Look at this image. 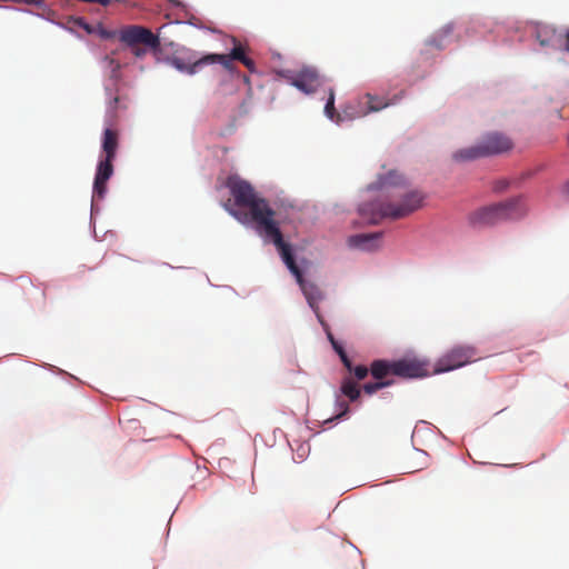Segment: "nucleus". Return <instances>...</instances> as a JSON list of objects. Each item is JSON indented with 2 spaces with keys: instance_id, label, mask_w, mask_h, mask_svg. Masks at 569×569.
Masks as SVG:
<instances>
[{
  "instance_id": "f03ea898",
  "label": "nucleus",
  "mask_w": 569,
  "mask_h": 569,
  "mask_svg": "<svg viewBox=\"0 0 569 569\" xmlns=\"http://www.w3.org/2000/svg\"><path fill=\"white\" fill-rule=\"evenodd\" d=\"M232 42L234 43V47L232 48L229 54L209 53L189 63H186L182 59L174 58L172 60V64L181 72L194 74L199 72L204 66L212 63H220L223 66L224 69L231 71L232 60H238L250 72H253L256 68L254 61L246 56L243 47L240 43H238L236 38H232Z\"/></svg>"
},
{
  "instance_id": "4468645a",
  "label": "nucleus",
  "mask_w": 569,
  "mask_h": 569,
  "mask_svg": "<svg viewBox=\"0 0 569 569\" xmlns=\"http://www.w3.org/2000/svg\"><path fill=\"white\" fill-rule=\"evenodd\" d=\"M403 181V177L397 171H389L387 174L379 176L375 182L368 184L367 190L381 191L388 194L392 188L402 184Z\"/></svg>"
},
{
  "instance_id": "0eeeda50",
  "label": "nucleus",
  "mask_w": 569,
  "mask_h": 569,
  "mask_svg": "<svg viewBox=\"0 0 569 569\" xmlns=\"http://www.w3.org/2000/svg\"><path fill=\"white\" fill-rule=\"evenodd\" d=\"M119 39L129 47L143 44L151 50L160 48V39L151 30L141 26H129L120 31Z\"/></svg>"
},
{
  "instance_id": "393cba45",
  "label": "nucleus",
  "mask_w": 569,
  "mask_h": 569,
  "mask_svg": "<svg viewBox=\"0 0 569 569\" xmlns=\"http://www.w3.org/2000/svg\"><path fill=\"white\" fill-rule=\"evenodd\" d=\"M370 369H368L366 366H352V370L350 372H353L357 380H363L369 372Z\"/></svg>"
},
{
  "instance_id": "c9c22d12",
  "label": "nucleus",
  "mask_w": 569,
  "mask_h": 569,
  "mask_svg": "<svg viewBox=\"0 0 569 569\" xmlns=\"http://www.w3.org/2000/svg\"><path fill=\"white\" fill-rule=\"evenodd\" d=\"M568 191H569V182H568Z\"/></svg>"
},
{
  "instance_id": "f257e3e1",
  "label": "nucleus",
  "mask_w": 569,
  "mask_h": 569,
  "mask_svg": "<svg viewBox=\"0 0 569 569\" xmlns=\"http://www.w3.org/2000/svg\"><path fill=\"white\" fill-rule=\"evenodd\" d=\"M119 139L117 131L107 128L103 132L102 152L104 154L97 166L96 177L93 181V194L91 202V213L96 208V202L102 199L107 192V182L113 174V160L117 156Z\"/></svg>"
},
{
  "instance_id": "ddd939ff",
  "label": "nucleus",
  "mask_w": 569,
  "mask_h": 569,
  "mask_svg": "<svg viewBox=\"0 0 569 569\" xmlns=\"http://www.w3.org/2000/svg\"><path fill=\"white\" fill-rule=\"evenodd\" d=\"M529 208L522 197H515L486 207L480 213H509L526 211Z\"/></svg>"
},
{
  "instance_id": "c85d7f7f",
  "label": "nucleus",
  "mask_w": 569,
  "mask_h": 569,
  "mask_svg": "<svg viewBox=\"0 0 569 569\" xmlns=\"http://www.w3.org/2000/svg\"><path fill=\"white\" fill-rule=\"evenodd\" d=\"M565 47L563 50L569 52V29L563 33Z\"/></svg>"
},
{
  "instance_id": "9d476101",
  "label": "nucleus",
  "mask_w": 569,
  "mask_h": 569,
  "mask_svg": "<svg viewBox=\"0 0 569 569\" xmlns=\"http://www.w3.org/2000/svg\"><path fill=\"white\" fill-rule=\"evenodd\" d=\"M382 236V231L358 233L350 236L347 243L352 249L372 252L381 247Z\"/></svg>"
},
{
  "instance_id": "5701e85b",
  "label": "nucleus",
  "mask_w": 569,
  "mask_h": 569,
  "mask_svg": "<svg viewBox=\"0 0 569 569\" xmlns=\"http://www.w3.org/2000/svg\"><path fill=\"white\" fill-rule=\"evenodd\" d=\"M325 113L331 120H335L336 116L339 118V114H337L336 109H335V91H333V89L329 90V97H328L327 103L325 106Z\"/></svg>"
},
{
  "instance_id": "6ab92c4d",
  "label": "nucleus",
  "mask_w": 569,
  "mask_h": 569,
  "mask_svg": "<svg viewBox=\"0 0 569 569\" xmlns=\"http://www.w3.org/2000/svg\"><path fill=\"white\" fill-rule=\"evenodd\" d=\"M499 216H470L469 224L476 229L495 226Z\"/></svg>"
},
{
  "instance_id": "bb28decb",
  "label": "nucleus",
  "mask_w": 569,
  "mask_h": 569,
  "mask_svg": "<svg viewBox=\"0 0 569 569\" xmlns=\"http://www.w3.org/2000/svg\"><path fill=\"white\" fill-rule=\"evenodd\" d=\"M131 52L133 53L134 57L142 58L147 53V49L141 48L139 46H133V47H131Z\"/></svg>"
},
{
  "instance_id": "c756f323",
  "label": "nucleus",
  "mask_w": 569,
  "mask_h": 569,
  "mask_svg": "<svg viewBox=\"0 0 569 569\" xmlns=\"http://www.w3.org/2000/svg\"><path fill=\"white\" fill-rule=\"evenodd\" d=\"M282 208H283L284 210H289V209H290V210H293V209H296V207H295L291 202H289L288 204H283V206H282Z\"/></svg>"
},
{
  "instance_id": "dca6fc26",
  "label": "nucleus",
  "mask_w": 569,
  "mask_h": 569,
  "mask_svg": "<svg viewBox=\"0 0 569 569\" xmlns=\"http://www.w3.org/2000/svg\"><path fill=\"white\" fill-rule=\"evenodd\" d=\"M371 376L378 381H391L389 376H393V361L375 360L370 366Z\"/></svg>"
},
{
  "instance_id": "f704fd0d",
  "label": "nucleus",
  "mask_w": 569,
  "mask_h": 569,
  "mask_svg": "<svg viewBox=\"0 0 569 569\" xmlns=\"http://www.w3.org/2000/svg\"><path fill=\"white\" fill-rule=\"evenodd\" d=\"M445 32H446V33H450V32H451V28H450V27L446 28V29H445Z\"/></svg>"
},
{
  "instance_id": "4be33fe9",
  "label": "nucleus",
  "mask_w": 569,
  "mask_h": 569,
  "mask_svg": "<svg viewBox=\"0 0 569 569\" xmlns=\"http://www.w3.org/2000/svg\"><path fill=\"white\" fill-rule=\"evenodd\" d=\"M393 383V381H376V382H368L363 385L362 389L367 395H372L377 392L378 390L389 387Z\"/></svg>"
},
{
  "instance_id": "6e6552de",
  "label": "nucleus",
  "mask_w": 569,
  "mask_h": 569,
  "mask_svg": "<svg viewBox=\"0 0 569 569\" xmlns=\"http://www.w3.org/2000/svg\"><path fill=\"white\" fill-rule=\"evenodd\" d=\"M430 375L428 362L418 358H403L393 361V376L401 378H422Z\"/></svg>"
},
{
  "instance_id": "2eb2a0df",
  "label": "nucleus",
  "mask_w": 569,
  "mask_h": 569,
  "mask_svg": "<svg viewBox=\"0 0 569 569\" xmlns=\"http://www.w3.org/2000/svg\"><path fill=\"white\" fill-rule=\"evenodd\" d=\"M537 40L541 47L560 48L563 34L550 26H541L537 29Z\"/></svg>"
},
{
  "instance_id": "a211bd4d",
  "label": "nucleus",
  "mask_w": 569,
  "mask_h": 569,
  "mask_svg": "<svg viewBox=\"0 0 569 569\" xmlns=\"http://www.w3.org/2000/svg\"><path fill=\"white\" fill-rule=\"evenodd\" d=\"M340 392L350 401H356L359 399L361 390L358 387L357 382L353 381L350 377H348L342 380Z\"/></svg>"
},
{
  "instance_id": "f3484780",
  "label": "nucleus",
  "mask_w": 569,
  "mask_h": 569,
  "mask_svg": "<svg viewBox=\"0 0 569 569\" xmlns=\"http://www.w3.org/2000/svg\"><path fill=\"white\" fill-rule=\"evenodd\" d=\"M485 157L481 143L478 146L460 149L453 153V159L457 161H469Z\"/></svg>"
},
{
  "instance_id": "39448f33",
  "label": "nucleus",
  "mask_w": 569,
  "mask_h": 569,
  "mask_svg": "<svg viewBox=\"0 0 569 569\" xmlns=\"http://www.w3.org/2000/svg\"><path fill=\"white\" fill-rule=\"evenodd\" d=\"M480 359L472 346H456L438 359L433 373H441L461 368L470 362Z\"/></svg>"
},
{
  "instance_id": "20e7f679",
  "label": "nucleus",
  "mask_w": 569,
  "mask_h": 569,
  "mask_svg": "<svg viewBox=\"0 0 569 569\" xmlns=\"http://www.w3.org/2000/svg\"><path fill=\"white\" fill-rule=\"evenodd\" d=\"M241 222H246L248 218L254 222L257 232L266 240L272 241L277 247L281 259L284 264H288L290 261L295 260L291 246L287 243L282 233L273 221V216H237Z\"/></svg>"
},
{
  "instance_id": "cd10ccee",
  "label": "nucleus",
  "mask_w": 569,
  "mask_h": 569,
  "mask_svg": "<svg viewBox=\"0 0 569 569\" xmlns=\"http://www.w3.org/2000/svg\"><path fill=\"white\" fill-rule=\"evenodd\" d=\"M322 327L325 328V330L327 331V337L330 341V343L332 345L333 342H337V340L335 339L333 335L331 333V331L329 330L327 323L325 322V325H322Z\"/></svg>"
},
{
  "instance_id": "9b49d317",
  "label": "nucleus",
  "mask_w": 569,
  "mask_h": 569,
  "mask_svg": "<svg viewBox=\"0 0 569 569\" xmlns=\"http://www.w3.org/2000/svg\"><path fill=\"white\" fill-rule=\"evenodd\" d=\"M425 196L419 191H410L402 196L399 203H392L390 210L383 213H405L417 211L423 208Z\"/></svg>"
},
{
  "instance_id": "423d86ee",
  "label": "nucleus",
  "mask_w": 569,
  "mask_h": 569,
  "mask_svg": "<svg viewBox=\"0 0 569 569\" xmlns=\"http://www.w3.org/2000/svg\"><path fill=\"white\" fill-rule=\"evenodd\" d=\"M287 268L290 270V272L295 276L305 298L307 299V302L309 307L313 310L318 321L321 325H325V320L320 313L319 309V302L325 299V293L320 289V287L311 281H307L300 268L297 266L296 260L290 261L288 264H286Z\"/></svg>"
},
{
  "instance_id": "f8f14e48",
  "label": "nucleus",
  "mask_w": 569,
  "mask_h": 569,
  "mask_svg": "<svg viewBox=\"0 0 569 569\" xmlns=\"http://www.w3.org/2000/svg\"><path fill=\"white\" fill-rule=\"evenodd\" d=\"M485 157L501 153L512 148L511 140L501 133L487 134L481 142Z\"/></svg>"
},
{
  "instance_id": "473e14b6",
  "label": "nucleus",
  "mask_w": 569,
  "mask_h": 569,
  "mask_svg": "<svg viewBox=\"0 0 569 569\" xmlns=\"http://www.w3.org/2000/svg\"><path fill=\"white\" fill-rule=\"evenodd\" d=\"M506 186H507V182H501V184H498L496 188L503 189V188H506Z\"/></svg>"
},
{
  "instance_id": "b1692460",
  "label": "nucleus",
  "mask_w": 569,
  "mask_h": 569,
  "mask_svg": "<svg viewBox=\"0 0 569 569\" xmlns=\"http://www.w3.org/2000/svg\"><path fill=\"white\" fill-rule=\"evenodd\" d=\"M386 216H361V221H357L356 223L376 226L379 224Z\"/></svg>"
},
{
  "instance_id": "7ed1b4c3",
  "label": "nucleus",
  "mask_w": 569,
  "mask_h": 569,
  "mask_svg": "<svg viewBox=\"0 0 569 569\" xmlns=\"http://www.w3.org/2000/svg\"><path fill=\"white\" fill-rule=\"evenodd\" d=\"M236 207L248 213H274L268 201L256 191L254 187L238 174H230L224 181Z\"/></svg>"
},
{
  "instance_id": "7c9ffc66",
  "label": "nucleus",
  "mask_w": 569,
  "mask_h": 569,
  "mask_svg": "<svg viewBox=\"0 0 569 569\" xmlns=\"http://www.w3.org/2000/svg\"><path fill=\"white\" fill-rule=\"evenodd\" d=\"M332 348L335 349V351H338L339 349H342L343 347L337 341V342H333L332 345Z\"/></svg>"
},
{
  "instance_id": "1a4fd4ad",
  "label": "nucleus",
  "mask_w": 569,
  "mask_h": 569,
  "mask_svg": "<svg viewBox=\"0 0 569 569\" xmlns=\"http://www.w3.org/2000/svg\"><path fill=\"white\" fill-rule=\"evenodd\" d=\"M288 79L293 87L307 94L316 92L321 83L317 70L309 67L302 68L295 76L289 77Z\"/></svg>"
},
{
  "instance_id": "412c9836",
  "label": "nucleus",
  "mask_w": 569,
  "mask_h": 569,
  "mask_svg": "<svg viewBox=\"0 0 569 569\" xmlns=\"http://www.w3.org/2000/svg\"><path fill=\"white\" fill-rule=\"evenodd\" d=\"M369 111H379L389 106V102L382 98H378L371 94H367Z\"/></svg>"
},
{
  "instance_id": "aec40b11",
  "label": "nucleus",
  "mask_w": 569,
  "mask_h": 569,
  "mask_svg": "<svg viewBox=\"0 0 569 569\" xmlns=\"http://www.w3.org/2000/svg\"><path fill=\"white\" fill-rule=\"evenodd\" d=\"M336 407H337L338 413L335 417L328 419L327 422L342 419L343 417H346L349 413L348 402L345 400H341L339 396L337 397V400H336Z\"/></svg>"
},
{
  "instance_id": "72a5a7b5",
  "label": "nucleus",
  "mask_w": 569,
  "mask_h": 569,
  "mask_svg": "<svg viewBox=\"0 0 569 569\" xmlns=\"http://www.w3.org/2000/svg\"><path fill=\"white\" fill-rule=\"evenodd\" d=\"M119 101V98L118 97H114L113 100H112V103H113V107H116V104L118 103Z\"/></svg>"
},
{
  "instance_id": "a878e982",
  "label": "nucleus",
  "mask_w": 569,
  "mask_h": 569,
  "mask_svg": "<svg viewBox=\"0 0 569 569\" xmlns=\"http://www.w3.org/2000/svg\"><path fill=\"white\" fill-rule=\"evenodd\" d=\"M339 357H340V360L342 361L343 366L346 367V369L348 371H351L352 370V362L351 360L349 359L347 352L345 351V349H339L338 351H336Z\"/></svg>"
},
{
  "instance_id": "2f4dec72",
  "label": "nucleus",
  "mask_w": 569,
  "mask_h": 569,
  "mask_svg": "<svg viewBox=\"0 0 569 569\" xmlns=\"http://www.w3.org/2000/svg\"><path fill=\"white\" fill-rule=\"evenodd\" d=\"M168 1L171 2L176 7L180 6V2L178 0H168Z\"/></svg>"
}]
</instances>
